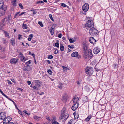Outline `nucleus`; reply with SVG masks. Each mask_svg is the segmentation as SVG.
Segmentation results:
<instances>
[{
    "label": "nucleus",
    "mask_w": 124,
    "mask_h": 124,
    "mask_svg": "<svg viewBox=\"0 0 124 124\" xmlns=\"http://www.w3.org/2000/svg\"><path fill=\"white\" fill-rule=\"evenodd\" d=\"M66 108H63L61 111V115L59 118V120L63 122L65 121L69 116V115L66 113Z\"/></svg>",
    "instance_id": "f257e3e1"
},
{
    "label": "nucleus",
    "mask_w": 124,
    "mask_h": 124,
    "mask_svg": "<svg viewBox=\"0 0 124 124\" xmlns=\"http://www.w3.org/2000/svg\"><path fill=\"white\" fill-rule=\"evenodd\" d=\"M94 26V23L93 20H88L86 23L85 27L88 30L90 29Z\"/></svg>",
    "instance_id": "f03ea898"
},
{
    "label": "nucleus",
    "mask_w": 124,
    "mask_h": 124,
    "mask_svg": "<svg viewBox=\"0 0 124 124\" xmlns=\"http://www.w3.org/2000/svg\"><path fill=\"white\" fill-rule=\"evenodd\" d=\"M89 30V34L91 36H96L98 33V31L93 27H92Z\"/></svg>",
    "instance_id": "7ed1b4c3"
},
{
    "label": "nucleus",
    "mask_w": 124,
    "mask_h": 124,
    "mask_svg": "<svg viewBox=\"0 0 124 124\" xmlns=\"http://www.w3.org/2000/svg\"><path fill=\"white\" fill-rule=\"evenodd\" d=\"M85 70L86 74L89 75H91L93 72V68L91 67H86Z\"/></svg>",
    "instance_id": "20e7f679"
},
{
    "label": "nucleus",
    "mask_w": 124,
    "mask_h": 124,
    "mask_svg": "<svg viewBox=\"0 0 124 124\" xmlns=\"http://www.w3.org/2000/svg\"><path fill=\"white\" fill-rule=\"evenodd\" d=\"M89 5L87 3H85L82 7V10L84 12L87 11L89 8Z\"/></svg>",
    "instance_id": "39448f33"
},
{
    "label": "nucleus",
    "mask_w": 124,
    "mask_h": 124,
    "mask_svg": "<svg viewBox=\"0 0 124 124\" xmlns=\"http://www.w3.org/2000/svg\"><path fill=\"white\" fill-rule=\"evenodd\" d=\"M0 119H6V114L4 112H1L0 113Z\"/></svg>",
    "instance_id": "423d86ee"
},
{
    "label": "nucleus",
    "mask_w": 124,
    "mask_h": 124,
    "mask_svg": "<svg viewBox=\"0 0 124 124\" xmlns=\"http://www.w3.org/2000/svg\"><path fill=\"white\" fill-rule=\"evenodd\" d=\"M71 56L72 57H77L78 58H81L80 56L78 55V53L77 52H75L71 54Z\"/></svg>",
    "instance_id": "0eeeda50"
},
{
    "label": "nucleus",
    "mask_w": 124,
    "mask_h": 124,
    "mask_svg": "<svg viewBox=\"0 0 124 124\" xmlns=\"http://www.w3.org/2000/svg\"><path fill=\"white\" fill-rule=\"evenodd\" d=\"M31 70V68L29 66L26 65L23 68V70L25 71H30Z\"/></svg>",
    "instance_id": "6e6552de"
},
{
    "label": "nucleus",
    "mask_w": 124,
    "mask_h": 124,
    "mask_svg": "<svg viewBox=\"0 0 124 124\" xmlns=\"http://www.w3.org/2000/svg\"><path fill=\"white\" fill-rule=\"evenodd\" d=\"M100 51V49L98 48L97 47H95L93 49V53L96 54L99 53Z\"/></svg>",
    "instance_id": "1a4fd4ad"
},
{
    "label": "nucleus",
    "mask_w": 124,
    "mask_h": 124,
    "mask_svg": "<svg viewBox=\"0 0 124 124\" xmlns=\"http://www.w3.org/2000/svg\"><path fill=\"white\" fill-rule=\"evenodd\" d=\"M89 41L90 43L93 44H94L96 43V41L94 39L93 37H91L90 38Z\"/></svg>",
    "instance_id": "9d476101"
},
{
    "label": "nucleus",
    "mask_w": 124,
    "mask_h": 124,
    "mask_svg": "<svg viewBox=\"0 0 124 124\" xmlns=\"http://www.w3.org/2000/svg\"><path fill=\"white\" fill-rule=\"evenodd\" d=\"M18 60V59L13 58L10 60V62L11 64H15L17 62Z\"/></svg>",
    "instance_id": "9b49d317"
},
{
    "label": "nucleus",
    "mask_w": 124,
    "mask_h": 124,
    "mask_svg": "<svg viewBox=\"0 0 124 124\" xmlns=\"http://www.w3.org/2000/svg\"><path fill=\"white\" fill-rule=\"evenodd\" d=\"M78 106V104L74 103L71 107V109L73 111H75L77 109Z\"/></svg>",
    "instance_id": "f8f14e48"
},
{
    "label": "nucleus",
    "mask_w": 124,
    "mask_h": 124,
    "mask_svg": "<svg viewBox=\"0 0 124 124\" xmlns=\"http://www.w3.org/2000/svg\"><path fill=\"white\" fill-rule=\"evenodd\" d=\"M79 99L77 97H74L73 99V100L74 103H75L79 104L78 103V101Z\"/></svg>",
    "instance_id": "ddd939ff"
},
{
    "label": "nucleus",
    "mask_w": 124,
    "mask_h": 124,
    "mask_svg": "<svg viewBox=\"0 0 124 124\" xmlns=\"http://www.w3.org/2000/svg\"><path fill=\"white\" fill-rule=\"evenodd\" d=\"M68 96L66 95H64L63 96L62 101L63 102H65L67 100Z\"/></svg>",
    "instance_id": "4468645a"
},
{
    "label": "nucleus",
    "mask_w": 124,
    "mask_h": 124,
    "mask_svg": "<svg viewBox=\"0 0 124 124\" xmlns=\"http://www.w3.org/2000/svg\"><path fill=\"white\" fill-rule=\"evenodd\" d=\"M4 21L3 20L1 21L0 23V30H1L3 29V26L4 25Z\"/></svg>",
    "instance_id": "2eb2a0df"
},
{
    "label": "nucleus",
    "mask_w": 124,
    "mask_h": 124,
    "mask_svg": "<svg viewBox=\"0 0 124 124\" xmlns=\"http://www.w3.org/2000/svg\"><path fill=\"white\" fill-rule=\"evenodd\" d=\"M88 58L91 59L92 58L93 56V55L92 52L91 50L89 51L88 53Z\"/></svg>",
    "instance_id": "dca6fc26"
},
{
    "label": "nucleus",
    "mask_w": 124,
    "mask_h": 124,
    "mask_svg": "<svg viewBox=\"0 0 124 124\" xmlns=\"http://www.w3.org/2000/svg\"><path fill=\"white\" fill-rule=\"evenodd\" d=\"M54 26H52L49 30L50 32L51 35H53L54 34Z\"/></svg>",
    "instance_id": "f3484780"
},
{
    "label": "nucleus",
    "mask_w": 124,
    "mask_h": 124,
    "mask_svg": "<svg viewBox=\"0 0 124 124\" xmlns=\"http://www.w3.org/2000/svg\"><path fill=\"white\" fill-rule=\"evenodd\" d=\"M84 58L85 59H88V55L87 52H84L83 55Z\"/></svg>",
    "instance_id": "a211bd4d"
},
{
    "label": "nucleus",
    "mask_w": 124,
    "mask_h": 124,
    "mask_svg": "<svg viewBox=\"0 0 124 124\" xmlns=\"http://www.w3.org/2000/svg\"><path fill=\"white\" fill-rule=\"evenodd\" d=\"M40 86L39 84H35V85L34 86L33 89H35L36 90H38Z\"/></svg>",
    "instance_id": "6ab92c4d"
},
{
    "label": "nucleus",
    "mask_w": 124,
    "mask_h": 124,
    "mask_svg": "<svg viewBox=\"0 0 124 124\" xmlns=\"http://www.w3.org/2000/svg\"><path fill=\"white\" fill-rule=\"evenodd\" d=\"M21 60L23 62H24L27 59L23 56H21Z\"/></svg>",
    "instance_id": "aec40b11"
},
{
    "label": "nucleus",
    "mask_w": 124,
    "mask_h": 124,
    "mask_svg": "<svg viewBox=\"0 0 124 124\" xmlns=\"http://www.w3.org/2000/svg\"><path fill=\"white\" fill-rule=\"evenodd\" d=\"M11 43L12 45L13 46H15V39L13 38L11 39Z\"/></svg>",
    "instance_id": "412c9836"
},
{
    "label": "nucleus",
    "mask_w": 124,
    "mask_h": 124,
    "mask_svg": "<svg viewBox=\"0 0 124 124\" xmlns=\"http://www.w3.org/2000/svg\"><path fill=\"white\" fill-rule=\"evenodd\" d=\"M92 117L91 115L88 116L85 119V122H88L89 121Z\"/></svg>",
    "instance_id": "4be33fe9"
},
{
    "label": "nucleus",
    "mask_w": 124,
    "mask_h": 124,
    "mask_svg": "<svg viewBox=\"0 0 124 124\" xmlns=\"http://www.w3.org/2000/svg\"><path fill=\"white\" fill-rule=\"evenodd\" d=\"M12 3L13 6H16V0H12Z\"/></svg>",
    "instance_id": "5701e85b"
},
{
    "label": "nucleus",
    "mask_w": 124,
    "mask_h": 124,
    "mask_svg": "<svg viewBox=\"0 0 124 124\" xmlns=\"http://www.w3.org/2000/svg\"><path fill=\"white\" fill-rule=\"evenodd\" d=\"M4 11L3 10H1L0 9V16H2L4 15L5 14Z\"/></svg>",
    "instance_id": "b1692460"
},
{
    "label": "nucleus",
    "mask_w": 124,
    "mask_h": 124,
    "mask_svg": "<svg viewBox=\"0 0 124 124\" xmlns=\"http://www.w3.org/2000/svg\"><path fill=\"white\" fill-rule=\"evenodd\" d=\"M51 121H52L53 122L55 121L56 120V117L54 116H53L52 118H51Z\"/></svg>",
    "instance_id": "393cba45"
},
{
    "label": "nucleus",
    "mask_w": 124,
    "mask_h": 124,
    "mask_svg": "<svg viewBox=\"0 0 124 124\" xmlns=\"http://www.w3.org/2000/svg\"><path fill=\"white\" fill-rule=\"evenodd\" d=\"M60 49L61 51H63L64 50V46L62 44H60Z\"/></svg>",
    "instance_id": "a878e982"
},
{
    "label": "nucleus",
    "mask_w": 124,
    "mask_h": 124,
    "mask_svg": "<svg viewBox=\"0 0 124 124\" xmlns=\"http://www.w3.org/2000/svg\"><path fill=\"white\" fill-rule=\"evenodd\" d=\"M22 27L24 29H27L28 28L27 27V25L26 24H23L22 25Z\"/></svg>",
    "instance_id": "bb28decb"
},
{
    "label": "nucleus",
    "mask_w": 124,
    "mask_h": 124,
    "mask_svg": "<svg viewBox=\"0 0 124 124\" xmlns=\"http://www.w3.org/2000/svg\"><path fill=\"white\" fill-rule=\"evenodd\" d=\"M36 9H31V11L33 12V13L32 14L33 15L37 13Z\"/></svg>",
    "instance_id": "cd10ccee"
},
{
    "label": "nucleus",
    "mask_w": 124,
    "mask_h": 124,
    "mask_svg": "<svg viewBox=\"0 0 124 124\" xmlns=\"http://www.w3.org/2000/svg\"><path fill=\"white\" fill-rule=\"evenodd\" d=\"M57 42L55 44V46L57 47V48L59 49V41L57 40Z\"/></svg>",
    "instance_id": "c85d7f7f"
},
{
    "label": "nucleus",
    "mask_w": 124,
    "mask_h": 124,
    "mask_svg": "<svg viewBox=\"0 0 124 124\" xmlns=\"http://www.w3.org/2000/svg\"><path fill=\"white\" fill-rule=\"evenodd\" d=\"M62 67L63 68L64 72H66L67 71V69H68V68H67V67H66L64 66H62Z\"/></svg>",
    "instance_id": "c756f323"
},
{
    "label": "nucleus",
    "mask_w": 124,
    "mask_h": 124,
    "mask_svg": "<svg viewBox=\"0 0 124 124\" xmlns=\"http://www.w3.org/2000/svg\"><path fill=\"white\" fill-rule=\"evenodd\" d=\"M6 119L7 120V121L8 122H9L11 120L12 118L8 116L7 117V118L6 117Z\"/></svg>",
    "instance_id": "7c9ffc66"
},
{
    "label": "nucleus",
    "mask_w": 124,
    "mask_h": 124,
    "mask_svg": "<svg viewBox=\"0 0 124 124\" xmlns=\"http://www.w3.org/2000/svg\"><path fill=\"white\" fill-rule=\"evenodd\" d=\"M83 49L84 50V52H87V46H84L83 47Z\"/></svg>",
    "instance_id": "2f4dec72"
},
{
    "label": "nucleus",
    "mask_w": 124,
    "mask_h": 124,
    "mask_svg": "<svg viewBox=\"0 0 124 124\" xmlns=\"http://www.w3.org/2000/svg\"><path fill=\"white\" fill-rule=\"evenodd\" d=\"M3 122L4 124H7L9 122H8L7 119H3Z\"/></svg>",
    "instance_id": "473e14b6"
},
{
    "label": "nucleus",
    "mask_w": 124,
    "mask_h": 124,
    "mask_svg": "<svg viewBox=\"0 0 124 124\" xmlns=\"http://www.w3.org/2000/svg\"><path fill=\"white\" fill-rule=\"evenodd\" d=\"M4 33L5 34V35L6 37H7L8 38H9V33H8V32L6 31H4Z\"/></svg>",
    "instance_id": "72a5a7b5"
},
{
    "label": "nucleus",
    "mask_w": 124,
    "mask_h": 124,
    "mask_svg": "<svg viewBox=\"0 0 124 124\" xmlns=\"http://www.w3.org/2000/svg\"><path fill=\"white\" fill-rule=\"evenodd\" d=\"M31 60H29L27 62H26L25 64L26 65L29 66L28 65L30 64L31 63Z\"/></svg>",
    "instance_id": "f704fd0d"
},
{
    "label": "nucleus",
    "mask_w": 124,
    "mask_h": 124,
    "mask_svg": "<svg viewBox=\"0 0 124 124\" xmlns=\"http://www.w3.org/2000/svg\"><path fill=\"white\" fill-rule=\"evenodd\" d=\"M73 119H71L68 122V124H74V123L73 122Z\"/></svg>",
    "instance_id": "c9c22d12"
},
{
    "label": "nucleus",
    "mask_w": 124,
    "mask_h": 124,
    "mask_svg": "<svg viewBox=\"0 0 124 124\" xmlns=\"http://www.w3.org/2000/svg\"><path fill=\"white\" fill-rule=\"evenodd\" d=\"M3 4L2 1L0 2V9L2 8L3 7Z\"/></svg>",
    "instance_id": "e433bc0d"
},
{
    "label": "nucleus",
    "mask_w": 124,
    "mask_h": 124,
    "mask_svg": "<svg viewBox=\"0 0 124 124\" xmlns=\"http://www.w3.org/2000/svg\"><path fill=\"white\" fill-rule=\"evenodd\" d=\"M47 72L50 75H52V72L51 70L50 69H48L47 71Z\"/></svg>",
    "instance_id": "4c0bfd02"
},
{
    "label": "nucleus",
    "mask_w": 124,
    "mask_h": 124,
    "mask_svg": "<svg viewBox=\"0 0 124 124\" xmlns=\"http://www.w3.org/2000/svg\"><path fill=\"white\" fill-rule=\"evenodd\" d=\"M54 49L55 50V51L54 52V53L55 54H56L58 52V50L56 48Z\"/></svg>",
    "instance_id": "58836bf2"
},
{
    "label": "nucleus",
    "mask_w": 124,
    "mask_h": 124,
    "mask_svg": "<svg viewBox=\"0 0 124 124\" xmlns=\"http://www.w3.org/2000/svg\"><path fill=\"white\" fill-rule=\"evenodd\" d=\"M7 21L9 22V21L11 20V17L10 16H8V17L7 18Z\"/></svg>",
    "instance_id": "ea45409f"
},
{
    "label": "nucleus",
    "mask_w": 124,
    "mask_h": 124,
    "mask_svg": "<svg viewBox=\"0 0 124 124\" xmlns=\"http://www.w3.org/2000/svg\"><path fill=\"white\" fill-rule=\"evenodd\" d=\"M38 23L40 26L42 27L43 26V25L42 24V23L41 22L39 21L38 22Z\"/></svg>",
    "instance_id": "a19ab883"
},
{
    "label": "nucleus",
    "mask_w": 124,
    "mask_h": 124,
    "mask_svg": "<svg viewBox=\"0 0 124 124\" xmlns=\"http://www.w3.org/2000/svg\"><path fill=\"white\" fill-rule=\"evenodd\" d=\"M49 16L51 19L53 21H54V19L53 18V17L52 16V15L51 14H49Z\"/></svg>",
    "instance_id": "79ce46f5"
},
{
    "label": "nucleus",
    "mask_w": 124,
    "mask_h": 124,
    "mask_svg": "<svg viewBox=\"0 0 124 124\" xmlns=\"http://www.w3.org/2000/svg\"><path fill=\"white\" fill-rule=\"evenodd\" d=\"M61 5L62 7H68V6H67V5L65 4L61 3Z\"/></svg>",
    "instance_id": "37998d69"
},
{
    "label": "nucleus",
    "mask_w": 124,
    "mask_h": 124,
    "mask_svg": "<svg viewBox=\"0 0 124 124\" xmlns=\"http://www.w3.org/2000/svg\"><path fill=\"white\" fill-rule=\"evenodd\" d=\"M18 113L20 114V115L22 116V117H23V115L22 114V112L20 110H19V111H18Z\"/></svg>",
    "instance_id": "c03bdc74"
},
{
    "label": "nucleus",
    "mask_w": 124,
    "mask_h": 124,
    "mask_svg": "<svg viewBox=\"0 0 124 124\" xmlns=\"http://www.w3.org/2000/svg\"><path fill=\"white\" fill-rule=\"evenodd\" d=\"M23 112L24 113H25L28 116L30 114V113H27V111H26V110H24L23 111Z\"/></svg>",
    "instance_id": "a18cd8bd"
},
{
    "label": "nucleus",
    "mask_w": 124,
    "mask_h": 124,
    "mask_svg": "<svg viewBox=\"0 0 124 124\" xmlns=\"http://www.w3.org/2000/svg\"><path fill=\"white\" fill-rule=\"evenodd\" d=\"M69 41L70 43H73L75 42V40L72 39H70Z\"/></svg>",
    "instance_id": "49530a36"
},
{
    "label": "nucleus",
    "mask_w": 124,
    "mask_h": 124,
    "mask_svg": "<svg viewBox=\"0 0 124 124\" xmlns=\"http://www.w3.org/2000/svg\"><path fill=\"white\" fill-rule=\"evenodd\" d=\"M2 40L3 42V43L4 44H6L7 43V41L4 38H3L2 39Z\"/></svg>",
    "instance_id": "de8ad7c7"
},
{
    "label": "nucleus",
    "mask_w": 124,
    "mask_h": 124,
    "mask_svg": "<svg viewBox=\"0 0 124 124\" xmlns=\"http://www.w3.org/2000/svg\"><path fill=\"white\" fill-rule=\"evenodd\" d=\"M0 9L2 10H3L4 11L5 13V11L7 9V8L6 7H4L2 8H1Z\"/></svg>",
    "instance_id": "09e8293b"
},
{
    "label": "nucleus",
    "mask_w": 124,
    "mask_h": 124,
    "mask_svg": "<svg viewBox=\"0 0 124 124\" xmlns=\"http://www.w3.org/2000/svg\"><path fill=\"white\" fill-rule=\"evenodd\" d=\"M46 118L47 119V120H48V121H51V119H50V118H49V116H46Z\"/></svg>",
    "instance_id": "8fccbe9b"
},
{
    "label": "nucleus",
    "mask_w": 124,
    "mask_h": 124,
    "mask_svg": "<svg viewBox=\"0 0 124 124\" xmlns=\"http://www.w3.org/2000/svg\"><path fill=\"white\" fill-rule=\"evenodd\" d=\"M53 56L52 55H49L48 57V58L49 59H53Z\"/></svg>",
    "instance_id": "3c124183"
},
{
    "label": "nucleus",
    "mask_w": 124,
    "mask_h": 124,
    "mask_svg": "<svg viewBox=\"0 0 124 124\" xmlns=\"http://www.w3.org/2000/svg\"><path fill=\"white\" fill-rule=\"evenodd\" d=\"M34 118L35 119H36L37 120H39V119L40 118V117H39L35 116L34 117Z\"/></svg>",
    "instance_id": "603ef678"
},
{
    "label": "nucleus",
    "mask_w": 124,
    "mask_h": 124,
    "mask_svg": "<svg viewBox=\"0 0 124 124\" xmlns=\"http://www.w3.org/2000/svg\"><path fill=\"white\" fill-rule=\"evenodd\" d=\"M44 2L43 1H37L36 3L37 4H39V3H43Z\"/></svg>",
    "instance_id": "864d4df0"
},
{
    "label": "nucleus",
    "mask_w": 124,
    "mask_h": 124,
    "mask_svg": "<svg viewBox=\"0 0 124 124\" xmlns=\"http://www.w3.org/2000/svg\"><path fill=\"white\" fill-rule=\"evenodd\" d=\"M35 84H38L40 85V82H39V81L38 80H36L35 81Z\"/></svg>",
    "instance_id": "5fc2aeb1"
},
{
    "label": "nucleus",
    "mask_w": 124,
    "mask_h": 124,
    "mask_svg": "<svg viewBox=\"0 0 124 124\" xmlns=\"http://www.w3.org/2000/svg\"><path fill=\"white\" fill-rule=\"evenodd\" d=\"M52 124H59V123L56 122V120L53 122L52 123Z\"/></svg>",
    "instance_id": "6e6d98bb"
},
{
    "label": "nucleus",
    "mask_w": 124,
    "mask_h": 124,
    "mask_svg": "<svg viewBox=\"0 0 124 124\" xmlns=\"http://www.w3.org/2000/svg\"><path fill=\"white\" fill-rule=\"evenodd\" d=\"M19 6L22 9H23V7L21 4L19 3Z\"/></svg>",
    "instance_id": "4d7b16f0"
},
{
    "label": "nucleus",
    "mask_w": 124,
    "mask_h": 124,
    "mask_svg": "<svg viewBox=\"0 0 124 124\" xmlns=\"http://www.w3.org/2000/svg\"><path fill=\"white\" fill-rule=\"evenodd\" d=\"M62 34L61 33H60L58 35V37L59 38H61L62 37Z\"/></svg>",
    "instance_id": "13d9d810"
},
{
    "label": "nucleus",
    "mask_w": 124,
    "mask_h": 124,
    "mask_svg": "<svg viewBox=\"0 0 124 124\" xmlns=\"http://www.w3.org/2000/svg\"><path fill=\"white\" fill-rule=\"evenodd\" d=\"M68 47H69L70 48H74V46L73 45H71L70 46V45H68Z\"/></svg>",
    "instance_id": "bf43d9fd"
},
{
    "label": "nucleus",
    "mask_w": 124,
    "mask_h": 124,
    "mask_svg": "<svg viewBox=\"0 0 124 124\" xmlns=\"http://www.w3.org/2000/svg\"><path fill=\"white\" fill-rule=\"evenodd\" d=\"M36 40H33L31 41V43H32L34 44L36 43Z\"/></svg>",
    "instance_id": "052dcab7"
},
{
    "label": "nucleus",
    "mask_w": 124,
    "mask_h": 124,
    "mask_svg": "<svg viewBox=\"0 0 124 124\" xmlns=\"http://www.w3.org/2000/svg\"><path fill=\"white\" fill-rule=\"evenodd\" d=\"M3 95L6 98H7L8 99V100H9V99H10L9 98H8L7 96L4 93L3 94Z\"/></svg>",
    "instance_id": "680f3d73"
},
{
    "label": "nucleus",
    "mask_w": 124,
    "mask_h": 124,
    "mask_svg": "<svg viewBox=\"0 0 124 124\" xmlns=\"http://www.w3.org/2000/svg\"><path fill=\"white\" fill-rule=\"evenodd\" d=\"M8 84H12V83L10 81L8 80Z\"/></svg>",
    "instance_id": "e2e57ef3"
},
{
    "label": "nucleus",
    "mask_w": 124,
    "mask_h": 124,
    "mask_svg": "<svg viewBox=\"0 0 124 124\" xmlns=\"http://www.w3.org/2000/svg\"><path fill=\"white\" fill-rule=\"evenodd\" d=\"M9 100H10V101H11V102H12L14 104H15V102H14V101H13V100H11V99L10 98V99H9Z\"/></svg>",
    "instance_id": "0e129e2a"
},
{
    "label": "nucleus",
    "mask_w": 124,
    "mask_h": 124,
    "mask_svg": "<svg viewBox=\"0 0 124 124\" xmlns=\"http://www.w3.org/2000/svg\"><path fill=\"white\" fill-rule=\"evenodd\" d=\"M62 84H61V85H60L59 86H58V87L60 89H61L62 88Z\"/></svg>",
    "instance_id": "69168bd1"
},
{
    "label": "nucleus",
    "mask_w": 124,
    "mask_h": 124,
    "mask_svg": "<svg viewBox=\"0 0 124 124\" xmlns=\"http://www.w3.org/2000/svg\"><path fill=\"white\" fill-rule=\"evenodd\" d=\"M27 82L29 85H30L31 84V82L30 81H28Z\"/></svg>",
    "instance_id": "338daca9"
},
{
    "label": "nucleus",
    "mask_w": 124,
    "mask_h": 124,
    "mask_svg": "<svg viewBox=\"0 0 124 124\" xmlns=\"http://www.w3.org/2000/svg\"><path fill=\"white\" fill-rule=\"evenodd\" d=\"M29 37L30 38H31L32 39L33 37V34H31L30 35Z\"/></svg>",
    "instance_id": "774afa93"
}]
</instances>
